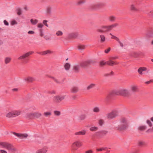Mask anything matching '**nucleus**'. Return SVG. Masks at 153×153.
<instances>
[{"label": "nucleus", "instance_id": "f257e3e1", "mask_svg": "<svg viewBox=\"0 0 153 153\" xmlns=\"http://www.w3.org/2000/svg\"><path fill=\"white\" fill-rule=\"evenodd\" d=\"M115 94L118 95H122L127 97L131 95L130 91L128 88H123L114 92Z\"/></svg>", "mask_w": 153, "mask_h": 153}, {"label": "nucleus", "instance_id": "f03ea898", "mask_svg": "<svg viewBox=\"0 0 153 153\" xmlns=\"http://www.w3.org/2000/svg\"><path fill=\"white\" fill-rule=\"evenodd\" d=\"M127 124L126 119L124 117L121 118L120 121V124L116 127V128L119 130H124L127 128Z\"/></svg>", "mask_w": 153, "mask_h": 153}, {"label": "nucleus", "instance_id": "7ed1b4c3", "mask_svg": "<svg viewBox=\"0 0 153 153\" xmlns=\"http://www.w3.org/2000/svg\"><path fill=\"white\" fill-rule=\"evenodd\" d=\"M22 111L20 110H13L7 113L5 116L7 118H13L20 115Z\"/></svg>", "mask_w": 153, "mask_h": 153}, {"label": "nucleus", "instance_id": "20e7f679", "mask_svg": "<svg viewBox=\"0 0 153 153\" xmlns=\"http://www.w3.org/2000/svg\"><path fill=\"white\" fill-rule=\"evenodd\" d=\"M82 146V142L79 140H76L72 143L71 146V150L73 152H74L77 150L76 147H79Z\"/></svg>", "mask_w": 153, "mask_h": 153}, {"label": "nucleus", "instance_id": "39448f33", "mask_svg": "<svg viewBox=\"0 0 153 153\" xmlns=\"http://www.w3.org/2000/svg\"><path fill=\"white\" fill-rule=\"evenodd\" d=\"M65 95H56L53 97V100L56 103H59L65 99Z\"/></svg>", "mask_w": 153, "mask_h": 153}, {"label": "nucleus", "instance_id": "423d86ee", "mask_svg": "<svg viewBox=\"0 0 153 153\" xmlns=\"http://www.w3.org/2000/svg\"><path fill=\"white\" fill-rule=\"evenodd\" d=\"M0 146L2 147L5 148L8 150H11L13 151H15L16 149L11 146L5 142H0Z\"/></svg>", "mask_w": 153, "mask_h": 153}, {"label": "nucleus", "instance_id": "0eeeda50", "mask_svg": "<svg viewBox=\"0 0 153 153\" xmlns=\"http://www.w3.org/2000/svg\"><path fill=\"white\" fill-rule=\"evenodd\" d=\"M130 91L131 95L138 92V88L137 85H132L130 86Z\"/></svg>", "mask_w": 153, "mask_h": 153}, {"label": "nucleus", "instance_id": "6e6552de", "mask_svg": "<svg viewBox=\"0 0 153 153\" xmlns=\"http://www.w3.org/2000/svg\"><path fill=\"white\" fill-rule=\"evenodd\" d=\"M118 115L117 112L116 111H113L108 113L107 115V117L109 119H112Z\"/></svg>", "mask_w": 153, "mask_h": 153}, {"label": "nucleus", "instance_id": "1a4fd4ad", "mask_svg": "<svg viewBox=\"0 0 153 153\" xmlns=\"http://www.w3.org/2000/svg\"><path fill=\"white\" fill-rule=\"evenodd\" d=\"M33 53V51L28 52L20 56L18 58V60H20L25 59L26 58L29 56L30 55L32 54Z\"/></svg>", "mask_w": 153, "mask_h": 153}, {"label": "nucleus", "instance_id": "9d476101", "mask_svg": "<svg viewBox=\"0 0 153 153\" xmlns=\"http://www.w3.org/2000/svg\"><path fill=\"white\" fill-rule=\"evenodd\" d=\"M13 134L20 139H25L28 136V135L26 133L22 134L13 132Z\"/></svg>", "mask_w": 153, "mask_h": 153}, {"label": "nucleus", "instance_id": "9b49d317", "mask_svg": "<svg viewBox=\"0 0 153 153\" xmlns=\"http://www.w3.org/2000/svg\"><path fill=\"white\" fill-rule=\"evenodd\" d=\"M25 117L28 120H32L34 118L33 112H30L26 114Z\"/></svg>", "mask_w": 153, "mask_h": 153}, {"label": "nucleus", "instance_id": "f8f14e48", "mask_svg": "<svg viewBox=\"0 0 153 153\" xmlns=\"http://www.w3.org/2000/svg\"><path fill=\"white\" fill-rule=\"evenodd\" d=\"M81 67L79 63L76 64L74 65L73 66V71L76 73L79 72Z\"/></svg>", "mask_w": 153, "mask_h": 153}, {"label": "nucleus", "instance_id": "ddd939ff", "mask_svg": "<svg viewBox=\"0 0 153 153\" xmlns=\"http://www.w3.org/2000/svg\"><path fill=\"white\" fill-rule=\"evenodd\" d=\"M147 69L145 67H141L139 68L137 70L138 73L140 75H143L144 74L143 72L146 71Z\"/></svg>", "mask_w": 153, "mask_h": 153}, {"label": "nucleus", "instance_id": "4468645a", "mask_svg": "<svg viewBox=\"0 0 153 153\" xmlns=\"http://www.w3.org/2000/svg\"><path fill=\"white\" fill-rule=\"evenodd\" d=\"M70 91L71 93L75 94L79 91V89L78 87L76 86H74L72 87L71 88Z\"/></svg>", "mask_w": 153, "mask_h": 153}, {"label": "nucleus", "instance_id": "2eb2a0df", "mask_svg": "<svg viewBox=\"0 0 153 153\" xmlns=\"http://www.w3.org/2000/svg\"><path fill=\"white\" fill-rule=\"evenodd\" d=\"M86 133V131L85 130H82L81 131L76 132L75 133L74 135L76 136L79 135H84Z\"/></svg>", "mask_w": 153, "mask_h": 153}, {"label": "nucleus", "instance_id": "dca6fc26", "mask_svg": "<svg viewBox=\"0 0 153 153\" xmlns=\"http://www.w3.org/2000/svg\"><path fill=\"white\" fill-rule=\"evenodd\" d=\"M52 53V52L50 50H47L45 51L41 52L39 53L42 55H45L47 54H50Z\"/></svg>", "mask_w": 153, "mask_h": 153}, {"label": "nucleus", "instance_id": "f3484780", "mask_svg": "<svg viewBox=\"0 0 153 153\" xmlns=\"http://www.w3.org/2000/svg\"><path fill=\"white\" fill-rule=\"evenodd\" d=\"M81 68H84L88 66V62H84L79 63Z\"/></svg>", "mask_w": 153, "mask_h": 153}, {"label": "nucleus", "instance_id": "a211bd4d", "mask_svg": "<svg viewBox=\"0 0 153 153\" xmlns=\"http://www.w3.org/2000/svg\"><path fill=\"white\" fill-rule=\"evenodd\" d=\"M24 80L25 81L30 82L33 81L34 80V79L32 77L28 76L25 77Z\"/></svg>", "mask_w": 153, "mask_h": 153}, {"label": "nucleus", "instance_id": "6ab92c4d", "mask_svg": "<svg viewBox=\"0 0 153 153\" xmlns=\"http://www.w3.org/2000/svg\"><path fill=\"white\" fill-rule=\"evenodd\" d=\"M34 118H38L42 116V114L39 112L36 111L33 112Z\"/></svg>", "mask_w": 153, "mask_h": 153}, {"label": "nucleus", "instance_id": "aec40b11", "mask_svg": "<svg viewBox=\"0 0 153 153\" xmlns=\"http://www.w3.org/2000/svg\"><path fill=\"white\" fill-rule=\"evenodd\" d=\"M130 10L134 12H136L138 11V9L135 6L134 4H131L130 6Z\"/></svg>", "mask_w": 153, "mask_h": 153}, {"label": "nucleus", "instance_id": "412c9836", "mask_svg": "<svg viewBox=\"0 0 153 153\" xmlns=\"http://www.w3.org/2000/svg\"><path fill=\"white\" fill-rule=\"evenodd\" d=\"M11 58L10 57H6L4 60L5 63L6 64H9L11 62Z\"/></svg>", "mask_w": 153, "mask_h": 153}, {"label": "nucleus", "instance_id": "4be33fe9", "mask_svg": "<svg viewBox=\"0 0 153 153\" xmlns=\"http://www.w3.org/2000/svg\"><path fill=\"white\" fill-rule=\"evenodd\" d=\"M52 7L50 6H48L46 8V13L48 15H50L51 13Z\"/></svg>", "mask_w": 153, "mask_h": 153}, {"label": "nucleus", "instance_id": "5701e85b", "mask_svg": "<svg viewBox=\"0 0 153 153\" xmlns=\"http://www.w3.org/2000/svg\"><path fill=\"white\" fill-rule=\"evenodd\" d=\"M138 144L139 146H144L146 145V143L143 141H139L138 142Z\"/></svg>", "mask_w": 153, "mask_h": 153}, {"label": "nucleus", "instance_id": "b1692460", "mask_svg": "<svg viewBox=\"0 0 153 153\" xmlns=\"http://www.w3.org/2000/svg\"><path fill=\"white\" fill-rule=\"evenodd\" d=\"M102 28L103 29V30H104V32L110 30L109 26H103L102 27Z\"/></svg>", "mask_w": 153, "mask_h": 153}, {"label": "nucleus", "instance_id": "393cba45", "mask_svg": "<svg viewBox=\"0 0 153 153\" xmlns=\"http://www.w3.org/2000/svg\"><path fill=\"white\" fill-rule=\"evenodd\" d=\"M100 42L101 43H103L105 41V38L104 35L101 34L100 36Z\"/></svg>", "mask_w": 153, "mask_h": 153}, {"label": "nucleus", "instance_id": "a878e982", "mask_svg": "<svg viewBox=\"0 0 153 153\" xmlns=\"http://www.w3.org/2000/svg\"><path fill=\"white\" fill-rule=\"evenodd\" d=\"M79 35V34L78 32H75L71 33L70 35V36L71 37L73 38H76Z\"/></svg>", "mask_w": 153, "mask_h": 153}, {"label": "nucleus", "instance_id": "bb28decb", "mask_svg": "<svg viewBox=\"0 0 153 153\" xmlns=\"http://www.w3.org/2000/svg\"><path fill=\"white\" fill-rule=\"evenodd\" d=\"M30 22L32 25H36L37 23L38 20L36 19H31L30 20Z\"/></svg>", "mask_w": 153, "mask_h": 153}, {"label": "nucleus", "instance_id": "cd10ccee", "mask_svg": "<svg viewBox=\"0 0 153 153\" xmlns=\"http://www.w3.org/2000/svg\"><path fill=\"white\" fill-rule=\"evenodd\" d=\"M96 85L94 83H91L90 85H89L87 87V89L88 90H90L91 89H92L94 88Z\"/></svg>", "mask_w": 153, "mask_h": 153}, {"label": "nucleus", "instance_id": "c85d7f7f", "mask_svg": "<svg viewBox=\"0 0 153 153\" xmlns=\"http://www.w3.org/2000/svg\"><path fill=\"white\" fill-rule=\"evenodd\" d=\"M40 150L42 153H46L48 151V148L47 147H45L40 149Z\"/></svg>", "mask_w": 153, "mask_h": 153}, {"label": "nucleus", "instance_id": "c756f323", "mask_svg": "<svg viewBox=\"0 0 153 153\" xmlns=\"http://www.w3.org/2000/svg\"><path fill=\"white\" fill-rule=\"evenodd\" d=\"M93 111L95 113H99L100 112V109L99 107H95L93 108Z\"/></svg>", "mask_w": 153, "mask_h": 153}, {"label": "nucleus", "instance_id": "7c9ffc66", "mask_svg": "<svg viewBox=\"0 0 153 153\" xmlns=\"http://www.w3.org/2000/svg\"><path fill=\"white\" fill-rule=\"evenodd\" d=\"M43 114L45 117H48L51 116V114L50 111H46L44 112Z\"/></svg>", "mask_w": 153, "mask_h": 153}, {"label": "nucleus", "instance_id": "2f4dec72", "mask_svg": "<svg viewBox=\"0 0 153 153\" xmlns=\"http://www.w3.org/2000/svg\"><path fill=\"white\" fill-rule=\"evenodd\" d=\"M98 129V127H97L92 126L90 128L89 130L92 131H97Z\"/></svg>", "mask_w": 153, "mask_h": 153}, {"label": "nucleus", "instance_id": "473e14b6", "mask_svg": "<svg viewBox=\"0 0 153 153\" xmlns=\"http://www.w3.org/2000/svg\"><path fill=\"white\" fill-rule=\"evenodd\" d=\"M147 128V126H139L138 128V129L141 131H144Z\"/></svg>", "mask_w": 153, "mask_h": 153}, {"label": "nucleus", "instance_id": "72a5a7b5", "mask_svg": "<svg viewBox=\"0 0 153 153\" xmlns=\"http://www.w3.org/2000/svg\"><path fill=\"white\" fill-rule=\"evenodd\" d=\"M106 63L109 65H113L116 64L114 62L111 61L109 60Z\"/></svg>", "mask_w": 153, "mask_h": 153}, {"label": "nucleus", "instance_id": "f704fd0d", "mask_svg": "<svg viewBox=\"0 0 153 153\" xmlns=\"http://www.w3.org/2000/svg\"><path fill=\"white\" fill-rule=\"evenodd\" d=\"M86 2L85 0H79L77 2V4L80 5L85 3Z\"/></svg>", "mask_w": 153, "mask_h": 153}, {"label": "nucleus", "instance_id": "c9c22d12", "mask_svg": "<svg viewBox=\"0 0 153 153\" xmlns=\"http://www.w3.org/2000/svg\"><path fill=\"white\" fill-rule=\"evenodd\" d=\"M118 25V24L117 23H115L112 24L111 25H109L110 30H111L113 28L115 27Z\"/></svg>", "mask_w": 153, "mask_h": 153}, {"label": "nucleus", "instance_id": "e433bc0d", "mask_svg": "<svg viewBox=\"0 0 153 153\" xmlns=\"http://www.w3.org/2000/svg\"><path fill=\"white\" fill-rule=\"evenodd\" d=\"M70 67V65L68 63H66L64 65V67L65 69L67 70H68L69 69Z\"/></svg>", "mask_w": 153, "mask_h": 153}, {"label": "nucleus", "instance_id": "4c0bfd02", "mask_svg": "<svg viewBox=\"0 0 153 153\" xmlns=\"http://www.w3.org/2000/svg\"><path fill=\"white\" fill-rule=\"evenodd\" d=\"M77 48L79 50H83L85 48V46L83 45H79L78 46Z\"/></svg>", "mask_w": 153, "mask_h": 153}, {"label": "nucleus", "instance_id": "58836bf2", "mask_svg": "<svg viewBox=\"0 0 153 153\" xmlns=\"http://www.w3.org/2000/svg\"><path fill=\"white\" fill-rule=\"evenodd\" d=\"M114 73L113 71H111V72L105 74H104V76H111L114 75Z\"/></svg>", "mask_w": 153, "mask_h": 153}, {"label": "nucleus", "instance_id": "ea45409f", "mask_svg": "<svg viewBox=\"0 0 153 153\" xmlns=\"http://www.w3.org/2000/svg\"><path fill=\"white\" fill-rule=\"evenodd\" d=\"M56 34L58 36H61L63 34V33L62 31L59 30L56 32Z\"/></svg>", "mask_w": 153, "mask_h": 153}, {"label": "nucleus", "instance_id": "a19ab883", "mask_svg": "<svg viewBox=\"0 0 153 153\" xmlns=\"http://www.w3.org/2000/svg\"><path fill=\"white\" fill-rule=\"evenodd\" d=\"M104 123V121L102 119H100L98 121V124L100 126H102Z\"/></svg>", "mask_w": 153, "mask_h": 153}, {"label": "nucleus", "instance_id": "79ce46f5", "mask_svg": "<svg viewBox=\"0 0 153 153\" xmlns=\"http://www.w3.org/2000/svg\"><path fill=\"white\" fill-rule=\"evenodd\" d=\"M39 35L41 37H42L44 36L43 32L42 29H40L39 30Z\"/></svg>", "mask_w": 153, "mask_h": 153}, {"label": "nucleus", "instance_id": "37998d69", "mask_svg": "<svg viewBox=\"0 0 153 153\" xmlns=\"http://www.w3.org/2000/svg\"><path fill=\"white\" fill-rule=\"evenodd\" d=\"M146 122L149 125V126L151 127L152 126V124L151 121L149 120H147L146 121Z\"/></svg>", "mask_w": 153, "mask_h": 153}, {"label": "nucleus", "instance_id": "c03bdc74", "mask_svg": "<svg viewBox=\"0 0 153 153\" xmlns=\"http://www.w3.org/2000/svg\"><path fill=\"white\" fill-rule=\"evenodd\" d=\"M106 149V148H97L96 149V150L98 151H102L103 150H105Z\"/></svg>", "mask_w": 153, "mask_h": 153}, {"label": "nucleus", "instance_id": "a18cd8bd", "mask_svg": "<svg viewBox=\"0 0 153 153\" xmlns=\"http://www.w3.org/2000/svg\"><path fill=\"white\" fill-rule=\"evenodd\" d=\"M109 20L111 21H113L115 19V17L114 16H111L109 18Z\"/></svg>", "mask_w": 153, "mask_h": 153}, {"label": "nucleus", "instance_id": "49530a36", "mask_svg": "<svg viewBox=\"0 0 153 153\" xmlns=\"http://www.w3.org/2000/svg\"><path fill=\"white\" fill-rule=\"evenodd\" d=\"M54 114L56 116H59L60 114V112L57 111H54Z\"/></svg>", "mask_w": 153, "mask_h": 153}, {"label": "nucleus", "instance_id": "de8ad7c7", "mask_svg": "<svg viewBox=\"0 0 153 153\" xmlns=\"http://www.w3.org/2000/svg\"><path fill=\"white\" fill-rule=\"evenodd\" d=\"M22 11L21 9H18L17 10V14L18 15H20L22 14Z\"/></svg>", "mask_w": 153, "mask_h": 153}, {"label": "nucleus", "instance_id": "09e8293b", "mask_svg": "<svg viewBox=\"0 0 153 153\" xmlns=\"http://www.w3.org/2000/svg\"><path fill=\"white\" fill-rule=\"evenodd\" d=\"M106 63V62H105L103 61H101L100 62V65L101 66H103L104 65H105V64Z\"/></svg>", "mask_w": 153, "mask_h": 153}, {"label": "nucleus", "instance_id": "8fccbe9b", "mask_svg": "<svg viewBox=\"0 0 153 153\" xmlns=\"http://www.w3.org/2000/svg\"><path fill=\"white\" fill-rule=\"evenodd\" d=\"M111 39H114L117 41H118L119 40V39L118 37H116V36L113 35H112V36L111 37Z\"/></svg>", "mask_w": 153, "mask_h": 153}, {"label": "nucleus", "instance_id": "3c124183", "mask_svg": "<svg viewBox=\"0 0 153 153\" xmlns=\"http://www.w3.org/2000/svg\"><path fill=\"white\" fill-rule=\"evenodd\" d=\"M100 132L103 135H105L107 133L108 131L106 130H103L101 131Z\"/></svg>", "mask_w": 153, "mask_h": 153}, {"label": "nucleus", "instance_id": "603ef678", "mask_svg": "<svg viewBox=\"0 0 153 153\" xmlns=\"http://www.w3.org/2000/svg\"><path fill=\"white\" fill-rule=\"evenodd\" d=\"M11 24L12 25H17V22L15 20H13L12 21Z\"/></svg>", "mask_w": 153, "mask_h": 153}, {"label": "nucleus", "instance_id": "864d4df0", "mask_svg": "<svg viewBox=\"0 0 153 153\" xmlns=\"http://www.w3.org/2000/svg\"><path fill=\"white\" fill-rule=\"evenodd\" d=\"M117 42L119 44V45L120 47H123L124 46V44H123V43H122V42H121V41H120V39Z\"/></svg>", "mask_w": 153, "mask_h": 153}, {"label": "nucleus", "instance_id": "5fc2aeb1", "mask_svg": "<svg viewBox=\"0 0 153 153\" xmlns=\"http://www.w3.org/2000/svg\"><path fill=\"white\" fill-rule=\"evenodd\" d=\"M152 132H153V126L151 128L149 129L146 131V132L147 133Z\"/></svg>", "mask_w": 153, "mask_h": 153}, {"label": "nucleus", "instance_id": "6e6d98bb", "mask_svg": "<svg viewBox=\"0 0 153 153\" xmlns=\"http://www.w3.org/2000/svg\"><path fill=\"white\" fill-rule=\"evenodd\" d=\"M97 31L98 32L100 33H103L104 32V30H102L100 29H98L97 30Z\"/></svg>", "mask_w": 153, "mask_h": 153}, {"label": "nucleus", "instance_id": "4d7b16f0", "mask_svg": "<svg viewBox=\"0 0 153 153\" xmlns=\"http://www.w3.org/2000/svg\"><path fill=\"white\" fill-rule=\"evenodd\" d=\"M35 32L32 30H30L28 32V34H34Z\"/></svg>", "mask_w": 153, "mask_h": 153}, {"label": "nucleus", "instance_id": "13d9d810", "mask_svg": "<svg viewBox=\"0 0 153 153\" xmlns=\"http://www.w3.org/2000/svg\"><path fill=\"white\" fill-rule=\"evenodd\" d=\"M138 55V53L136 52H134L132 55L134 57H137Z\"/></svg>", "mask_w": 153, "mask_h": 153}, {"label": "nucleus", "instance_id": "bf43d9fd", "mask_svg": "<svg viewBox=\"0 0 153 153\" xmlns=\"http://www.w3.org/2000/svg\"><path fill=\"white\" fill-rule=\"evenodd\" d=\"M43 25L42 23H39L37 25V27L39 28H42Z\"/></svg>", "mask_w": 153, "mask_h": 153}, {"label": "nucleus", "instance_id": "052dcab7", "mask_svg": "<svg viewBox=\"0 0 153 153\" xmlns=\"http://www.w3.org/2000/svg\"><path fill=\"white\" fill-rule=\"evenodd\" d=\"M47 22L48 21L46 20H44L43 22V24L47 27H48V25L47 23Z\"/></svg>", "mask_w": 153, "mask_h": 153}, {"label": "nucleus", "instance_id": "680f3d73", "mask_svg": "<svg viewBox=\"0 0 153 153\" xmlns=\"http://www.w3.org/2000/svg\"><path fill=\"white\" fill-rule=\"evenodd\" d=\"M111 48H108L107 49L105 50V52L106 53H108L110 51Z\"/></svg>", "mask_w": 153, "mask_h": 153}, {"label": "nucleus", "instance_id": "e2e57ef3", "mask_svg": "<svg viewBox=\"0 0 153 153\" xmlns=\"http://www.w3.org/2000/svg\"><path fill=\"white\" fill-rule=\"evenodd\" d=\"M80 118L81 120H84L85 118V116L84 115H81L80 116Z\"/></svg>", "mask_w": 153, "mask_h": 153}, {"label": "nucleus", "instance_id": "0e129e2a", "mask_svg": "<svg viewBox=\"0 0 153 153\" xmlns=\"http://www.w3.org/2000/svg\"><path fill=\"white\" fill-rule=\"evenodd\" d=\"M3 22L4 24L6 26L9 25V23L6 20H4Z\"/></svg>", "mask_w": 153, "mask_h": 153}, {"label": "nucleus", "instance_id": "69168bd1", "mask_svg": "<svg viewBox=\"0 0 153 153\" xmlns=\"http://www.w3.org/2000/svg\"><path fill=\"white\" fill-rule=\"evenodd\" d=\"M0 152L1 153H7L6 151L4 150H0Z\"/></svg>", "mask_w": 153, "mask_h": 153}, {"label": "nucleus", "instance_id": "338daca9", "mask_svg": "<svg viewBox=\"0 0 153 153\" xmlns=\"http://www.w3.org/2000/svg\"><path fill=\"white\" fill-rule=\"evenodd\" d=\"M85 153H93V151L91 150H89L86 151L85 152Z\"/></svg>", "mask_w": 153, "mask_h": 153}, {"label": "nucleus", "instance_id": "774afa93", "mask_svg": "<svg viewBox=\"0 0 153 153\" xmlns=\"http://www.w3.org/2000/svg\"><path fill=\"white\" fill-rule=\"evenodd\" d=\"M148 14L149 15L153 16V11H150L149 13H148Z\"/></svg>", "mask_w": 153, "mask_h": 153}]
</instances>
